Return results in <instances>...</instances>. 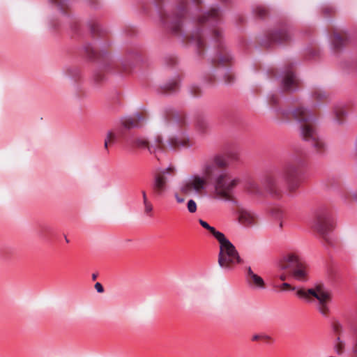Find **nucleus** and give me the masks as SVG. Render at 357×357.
I'll return each instance as SVG.
<instances>
[{"label": "nucleus", "instance_id": "obj_48", "mask_svg": "<svg viewBox=\"0 0 357 357\" xmlns=\"http://www.w3.org/2000/svg\"><path fill=\"white\" fill-rule=\"evenodd\" d=\"M66 241L67 243H68V238H66Z\"/></svg>", "mask_w": 357, "mask_h": 357}, {"label": "nucleus", "instance_id": "obj_43", "mask_svg": "<svg viewBox=\"0 0 357 357\" xmlns=\"http://www.w3.org/2000/svg\"><path fill=\"white\" fill-rule=\"evenodd\" d=\"M290 287V285H289V283H287V282H284V283H283V284H282L280 285V288H281L282 289H284V288H285V287Z\"/></svg>", "mask_w": 357, "mask_h": 357}, {"label": "nucleus", "instance_id": "obj_32", "mask_svg": "<svg viewBox=\"0 0 357 357\" xmlns=\"http://www.w3.org/2000/svg\"><path fill=\"white\" fill-rule=\"evenodd\" d=\"M255 13L257 15H259L261 17H264L267 14V10L266 8H264L262 6H257L255 8Z\"/></svg>", "mask_w": 357, "mask_h": 357}, {"label": "nucleus", "instance_id": "obj_14", "mask_svg": "<svg viewBox=\"0 0 357 357\" xmlns=\"http://www.w3.org/2000/svg\"><path fill=\"white\" fill-rule=\"evenodd\" d=\"M165 147L162 137L160 135H157L153 141H149L148 151L159 160L158 155L164 151Z\"/></svg>", "mask_w": 357, "mask_h": 357}, {"label": "nucleus", "instance_id": "obj_45", "mask_svg": "<svg viewBox=\"0 0 357 357\" xmlns=\"http://www.w3.org/2000/svg\"><path fill=\"white\" fill-rule=\"evenodd\" d=\"M98 274L97 273H93L92 274V280H96L97 278Z\"/></svg>", "mask_w": 357, "mask_h": 357}, {"label": "nucleus", "instance_id": "obj_16", "mask_svg": "<svg viewBox=\"0 0 357 357\" xmlns=\"http://www.w3.org/2000/svg\"><path fill=\"white\" fill-rule=\"evenodd\" d=\"M248 284L255 289H264L265 282L261 277L255 274L250 267L248 268L246 274Z\"/></svg>", "mask_w": 357, "mask_h": 357}, {"label": "nucleus", "instance_id": "obj_4", "mask_svg": "<svg viewBox=\"0 0 357 357\" xmlns=\"http://www.w3.org/2000/svg\"><path fill=\"white\" fill-rule=\"evenodd\" d=\"M218 241L220 244L218 262L222 269L229 271L243 263L235 246L225 236Z\"/></svg>", "mask_w": 357, "mask_h": 357}, {"label": "nucleus", "instance_id": "obj_8", "mask_svg": "<svg viewBox=\"0 0 357 357\" xmlns=\"http://www.w3.org/2000/svg\"><path fill=\"white\" fill-rule=\"evenodd\" d=\"M172 172V169L167 168L155 174L151 185L155 197H160L165 195L168 190V175H170Z\"/></svg>", "mask_w": 357, "mask_h": 357}, {"label": "nucleus", "instance_id": "obj_7", "mask_svg": "<svg viewBox=\"0 0 357 357\" xmlns=\"http://www.w3.org/2000/svg\"><path fill=\"white\" fill-rule=\"evenodd\" d=\"M207 179L204 174H192L182 182L180 191L186 195L200 194L206 188Z\"/></svg>", "mask_w": 357, "mask_h": 357}, {"label": "nucleus", "instance_id": "obj_24", "mask_svg": "<svg viewBox=\"0 0 357 357\" xmlns=\"http://www.w3.org/2000/svg\"><path fill=\"white\" fill-rule=\"evenodd\" d=\"M199 222L204 229L208 230L217 241H219L225 236L223 233L217 231L213 227L210 226L206 221L199 219Z\"/></svg>", "mask_w": 357, "mask_h": 357}, {"label": "nucleus", "instance_id": "obj_41", "mask_svg": "<svg viewBox=\"0 0 357 357\" xmlns=\"http://www.w3.org/2000/svg\"><path fill=\"white\" fill-rule=\"evenodd\" d=\"M142 198H143V203L149 201L147 198L146 192L144 190L142 191Z\"/></svg>", "mask_w": 357, "mask_h": 357}, {"label": "nucleus", "instance_id": "obj_21", "mask_svg": "<svg viewBox=\"0 0 357 357\" xmlns=\"http://www.w3.org/2000/svg\"><path fill=\"white\" fill-rule=\"evenodd\" d=\"M168 145L174 149L180 146H189L190 143L188 137H172L168 140Z\"/></svg>", "mask_w": 357, "mask_h": 357}, {"label": "nucleus", "instance_id": "obj_27", "mask_svg": "<svg viewBox=\"0 0 357 357\" xmlns=\"http://www.w3.org/2000/svg\"><path fill=\"white\" fill-rule=\"evenodd\" d=\"M247 190L253 195H261L262 193L260 187L254 181H250L246 186Z\"/></svg>", "mask_w": 357, "mask_h": 357}, {"label": "nucleus", "instance_id": "obj_23", "mask_svg": "<svg viewBox=\"0 0 357 357\" xmlns=\"http://www.w3.org/2000/svg\"><path fill=\"white\" fill-rule=\"evenodd\" d=\"M123 133L122 131L120 132V134H118L114 130H109L107 133V137L105 139L104 147L107 150L108 144L109 143H115L116 142L120 137H123Z\"/></svg>", "mask_w": 357, "mask_h": 357}, {"label": "nucleus", "instance_id": "obj_26", "mask_svg": "<svg viewBox=\"0 0 357 357\" xmlns=\"http://www.w3.org/2000/svg\"><path fill=\"white\" fill-rule=\"evenodd\" d=\"M345 349V342L340 338V336H337L335 342H334V349L337 354L341 355L344 351Z\"/></svg>", "mask_w": 357, "mask_h": 357}, {"label": "nucleus", "instance_id": "obj_17", "mask_svg": "<svg viewBox=\"0 0 357 357\" xmlns=\"http://www.w3.org/2000/svg\"><path fill=\"white\" fill-rule=\"evenodd\" d=\"M293 278L298 281H306L307 280V268L306 264L303 261L291 269Z\"/></svg>", "mask_w": 357, "mask_h": 357}, {"label": "nucleus", "instance_id": "obj_20", "mask_svg": "<svg viewBox=\"0 0 357 357\" xmlns=\"http://www.w3.org/2000/svg\"><path fill=\"white\" fill-rule=\"evenodd\" d=\"M291 34L289 30L283 29L273 33L272 38L278 43L282 44L291 39Z\"/></svg>", "mask_w": 357, "mask_h": 357}, {"label": "nucleus", "instance_id": "obj_12", "mask_svg": "<svg viewBox=\"0 0 357 357\" xmlns=\"http://www.w3.org/2000/svg\"><path fill=\"white\" fill-rule=\"evenodd\" d=\"M260 183L263 189L272 195H276L280 190L279 180L274 175L264 176L261 178Z\"/></svg>", "mask_w": 357, "mask_h": 357}, {"label": "nucleus", "instance_id": "obj_2", "mask_svg": "<svg viewBox=\"0 0 357 357\" xmlns=\"http://www.w3.org/2000/svg\"><path fill=\"white\" fill-rule=\"evenodd\" d=\"M291 112L294 120L301 124V135L303 139L310 142L317 151H321L324 147V143L319 137L312 124L314 116L311 112L303 106H299Z\"/></svg>", "mask_w": 357, "mask_h": 357}, {"label": "nucleus", "instance_id": "obj_38", "mask_svg": "<svg viewBox=\"0 0 357 357\" xmlns=\"http://www.w3.org/2000/svg\"><path fill=\"white\" fill-rule=\"evenodd\" d=\"M95 289L98 293H102L104 291V288L100 282H96L95 284Z\"/></svg>", "mask_w": 357, "mask_h": 357}, {"label": "nucleus", "instance_id": "obj_47", "mask_svg": "<svg viewBox=\"0 0 357 357\" xmlns=\"http://www.w3.org/2000/svg\"><path fill=\"white\" fill-rule=\"evenodd\" d=\"M229 79L228 81H227V82H231V80L233 79V77L231 75H229Z\"/></svg>", "mask_w": 357, "mask_h": 357}, {"label": "nucleus", "instance_id": "obj_11", "mask_svg": "<svg viewBox=\"0 0 357 357\" xmlns=\"http://www.w3.org/2000/svg\"><path fill=\"white\" fill-rule=\"evenodd\" d=\"M146 123V118L139 113H135L132 116H124L120 119V125L125 130L139 128Z\"/></svg>", "mask_w": 357, "mask_h": 357}, {"label": "nucleus", "instance_id": "obj_31", "mask_svg": "<svg viewBox=\"0 0 357 357\" xmlns=\"http://www.w3.org/2000/svg\"><path fill=\"white\" fill-rule=\"evenodd\" d=\"M188 210L190 213H195L197 211V204L193 199H190L187 204Z\"/></svg>", "mask_w": 357, "mask_h": 357}, {"label": "nucleus", "instance_id": "obj_1", "mask_svg": "<svg viewBox=\"0 0 357 357\" xmlns=\"http://www.w3.org/2000/svg\"><path fill=\"white\" fill-rule=\"evenodd\" d=\"M227 167L228 162L221 155L213 156L202 165L203 174L212 181L210 195L215 199L231 200L234 190L240 183L238 177L231 176L225 169Z\"/></svg>", "mask_w": 357, "mask_h": 357}, {"label": "nucleus", "instance_id": "obj_18", "mask_svg": "<svg viewBox=\"0 0 357 357\" xmlns=\"http://www.w3.org/2000/svg\"><path fill=\"white\" fill-rule=\"evenodd\" d=\"M204 36L205 33H204L203 30L197 28L192 31L190 40L198 48L203 47H204Z\"/></svg>", "mask_w": 357, "mask_h": 357}, {"label": "nucleus", "instance_id": "obj_36", "mask_svg": "<svg viewBox=\"0 0 357 357\" xmlns=\"http://www.w3.org/2000/svg\"><path fill=\"white\" fill-rule=\"evenodd\" d=\"M84 49L89 57L92 58L94 56L95 52L91 45H86Z\"/></svg>", "mask_w": 357, "mask_h": 357}, {"label": "nucleus", "instance_id": "obj_33", "mask_svg": "<svg viewBox=\"0 0 357 357\" xmlns=\"http://www.w3.org/2000/svg\"><path fill=\"white\" fill-rule=\"evenodd\" d=\"M143 204H144V213L146 215H150L151 213L153 211V205H152L151 202L150 201H149L146 202H144Z\"/></svg>", "mask_w": 357, "mask_h": 357}, {"label": "nucleus", "instance_id": "obj_34", "mask_svg": "<svg viewBox=\"0 0 357 357\" xmlns=\"http://www.w3.org/2000/svg\"><path fill=\"white\" fill-rule=\"evenodd\" d=\"M232 59V56L229 54H227L225 56L220 55L218 57V61L221 64H224L225 63L231 61Z\"/></svg>", "mask_w": 357, "mask_h": 357}, {"label": "nucleus", "instance_id": "obj_10", "mask_svg": "<svg viewBox=\"0 0 357 357\" xmlns=\"http://www.w3.org/2000/svg\"><path fill=\"white\" fill-rule=\"evenodd\" d=\"M184 14L185 10L183 6H179L177 9L176 14H173L172 15H166L162 17V23L167 29H169L173 32L176 33L181 28L182 18L184 16Z\"/></svg>", "mask_w": 357, "mask_h": 357}, {"label": "nucleus", "instance_id": "obj_9", "mask_svg": "<svg viewBox=\"0 0 357 357\" xmlns=\"http://www.w3.org/2000/svg\"><path fill=\"white\" fill-rule=\"evenodd\" d=\"M334 225L332 217L328 213L323 212L317 215L313 227L320 234L324 235L333 228Z\"/></svg>", "mask_w": 357, "mask_h": 357}, {"label": "nucleus", "instance_id": "obj_22", "mask_svg": "<svg viewBox=\"0 0 357 357\" xmlns=\"http://www.w3.org/2000/svg\"><path fill=\"white\" fill-rule=\"evenodd\" d=\"M283 259L285 262L287 263V265L285 266V268H291V269L303 262L299 257L294 253H289L286 255Z\"/></svg>", "mask_w": 357, "mask_h": 357}, {"label": "nucleus", "instance_id": "obj_40", "mask_svg": "<svg viewBox=\"0 0 357 357\" xmlns=\"http://www.w3.org/2000/svg\"><path fill=\"white\" fill-rule=\"evenodd\" d=\"M344 112L343 110H341V112H336V116H337V120L340 122V117L341 116H344Z\"/></svg>", "mask_w": 357, "mask_h": 357}, {"label": "nucleus", "instance_id": "obj_13", "mask_svg": "<svg viewBox=\"0 0 357 357\" xmlns=\"http://www.w3.org/2000/svg\"><path fill=\"white\" fill-rule=\"evenodd\" d=\"M281 85L284 91H295L298 89V80L291 70H287L282 79Z\"/></svg>", "mask_w": 357, "mask_h": 357}, {"label": "nucleus", "instance_id": "obj_46", "mask_svg": "<svg viewBox=\"0 0 357 357\" xmlns=\"http://www.w3.org/2000/svg\"><path fill=\"white\" fill-rule=\"evenodd\" d=\"M280 278L281 280H284L286 279V276L282 275L280 276Z\"/></svg>", "mask_w": 357, "mask_h": 357}, {"label": "nucleus", "instance_id": "obj_42", "mask_svg": "<svg viewBox=\"0 0 357 357\" xmlns=\"http://www.w3.org/2000/svg\"><path fill=\"white\" fill-rule=\"evenodd\" d=\"M178 123L176 122V120H172L169 123V126H171V127H174V126L177 125Z\"/></svg>", "mask_w": 357, "mask_h": 357}, {"label": "nucleus", "instance_id": "obj_3", "mask_svg": "<svg viewBox=\"0 0 357 357\" xmlns=\"http://www.w3.org/2000/svg\"><path fill=\"white\" fill-rule=\"evenodd\" d=\"M296 296L305 302L314 305L322 315L326 316L329 313L331 294L323 284H316L310 289H298Z\"/></svg>", "mask_w": 357, "mask_h": 357}, {"label": "nucleus", "instance_id": "obj_15", "mask_svg": "<svg viewBox=\"0 0 357 357\" xmlns=\"http://www.w3.org/2000/svg\"><path fill=\"white\" fill-rule=\"evenodd\" d=\"M238 221L244 227H251L257 225V217L253 212L241 210L238 214Z\"/></svg>", "mask_w": 357, "mask_h": 357}, {"label": "nucleus", "instance_id": "obj_5", "mask_svg": "<svg viewBox=\"0 0 357 357\" xmlns=\"http://www.w3.org/2000/svg\"><path fill=\"white\" fill-rule=\"evenodd\" d=\"M302 163L301 159L294 157L292 160L287 163L282 169V176L288 190L291 192L294 191L300 186L301 182L300 167Z\"/></svg>", "mask_w": 357, "mask_h": 357}, {"label": "nucleus", "instance_id": "obj_25", "mask_svg": "<svg viewBox=\"0 0 357 357\" xmlns=\"http://www.w3.org/2000/svg\"><path fill=\"white\" fill-rule=\"evenodd\" d=\"M215 155L223 156L228 162V166L230 163L239 160V153L235 150L228 151L225 154H216Z\"/></svg>", "mask_w": 357, "mask_h": 357}, {"label": "nucleus", "instance_id": "obj_39", "mask_svg": "<svg viewBox=\"0 0 357 357\" xmlns=\"http://www.w3.org/2000/svg\"><path fill=\"white\" fill-rule=\"evenodd\" d=\"M174 197L176 198V200L178 203H183L184 202V199L181 197H180L178 193L174 194Z\"/></svg>", "mask_w": 357, "mask_h": 357}, {"label": "nucleus", "instance_id": "obj_6", "mask_svg": "<svg viewBox=\"0 0 357 357\" xmlns=\"http://www.w3.org/2000/svg\"><path fill=\"white\" fill-rule=\"evenodd\" d=\"M220 21V13L216 8H211L208 12L202 14L197 19V24L204 25L205 24H211L213 28L211 30L213 40L217 43L221 42L222 38V31L219 27H215Z\"/></svg>", "mask_w": 357, "mask_h": 357}, {"label": "nucleus", "instance_id": "obj_35", "mask_svg": "<svg viewBox=\"0 0 357 357\" xmlns=\"http://www.w3.org/2000/svg\"><path fill=\"white\" fill-rule=\"evenodd\" d=\"M313 96L317 100H321L326 97V94L324 91L319 89L314 92Z\"/></svg>", "mask_w": 357, "mask_h": 357}, {"label": "nucleus", "instance_id": "obj_30", "mask_svg": "<svg viewBox=\"0 0 357 357\" xmlns=\"http://www.w3.org/2000/svg\"><path fill=\"white\" fill-rule=\"evenodd\" d=\"M332 328H333L334 333H335L338 335H340L343 331V326L338 321H335L333 322Z\"/></svg>", "mask_w": 357, "mask_h": 357}, {"label": "nucleus", "instance_id": "obj_29", "mask_svg": "<svg viewBox=\"0 0 357 357\" xmlns=\"http://www.w3.org/2000/svg\"><path fill=\"white\" fill-rule=\"evenodd\" d=\"M178 87V80L174 79L164 86V91H174Z\"/></svg>", "mask_w": 357, "mask_h": 357}, {"label": "nucleus", "instance_id": "obj_28", "mask_svg": "<svg viewBox=\"0 0 357 357\" xmlns=\"http://www.w3.org/2000/svg\"><path fill=\"white\" fill-rule=\"evenodd\" d=\"M345 40L343 39L339 34L335 33L333 40V45L335 49H340L345 44Z\"/></svg>", "mask_w": 357, "mask_h": 357}, {"label": "nucleus", "instance_id": "obj_19", "mask_svg": "<svg viewBox=\"0 0 357 357\" xmlns=\"http://www.w3.org/2000/svg\"><path fill=\"white\" fill-rule=\"evenodd\" d=\"M126 142L133 147L148 151L149 140L144 137H137L132 139H127Z\"/></svg>", "mask_w": 357, "mask_h": 357}, {"label": "nucleus", "instance_id": "obj_37", "mask_svg": "<svg viewBox=\"0 0 357 357\" xmlns=\"http://www.w3.org/2000/svg\"><path fill=\"white\" fill-rule=\"evenodd\" d=\"M269 336L265 335H255L252 337V341H257L259 339H269Z\"/></svg>", "mask_w": 357, "mask_h": 357}, {"label": "nucleus", "instance_id": "obj_44", "mask_svg": "<svg viewBox=\"0 0 357 357\" xmlns=\"http://www.w3.org/2000/svg\"><path fill=\"white\" fill-rule=\"evenodd\" d=\"M282 227H283L282 221L280 220L279 223H278L279 229H281L282 228Z\"/></svg>", "mask_w": 357, "mask_h": 357}]
</instances>
